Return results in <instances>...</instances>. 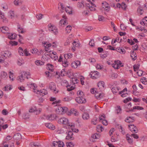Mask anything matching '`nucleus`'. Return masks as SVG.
<instances>
[{"mask_svg": "<svg viewBox=\"0 0 147 147\" xmlns=\"http://www.w3.org/2000/svg\"><path fill=\"white\" fill-rule=\"evenodd\" d=\"M144 109V108L141 107H140L139 106H134L133 107V109H131L129 110V111H133L134 109H137L138 110H142Z\"/></svg>", "mask_w": 147, "mask_h": 147, "instance_id": "nucleus-36", "label": "nucleus"}, {"mask_svg": "<svg viewBox=\"0 0 147 147\" xmlns=\"http://www.w3.org/2000/svg\"><path fill=\"white\" fill-rule=\"evenodd\" d=\"M67 59H65L62 62V65L63 66L66 67H67L69 64V63L67 61Z\"/></svg>", "mask_w": 147, "mask_h": 147, "instance_id": "nucleus-39", "label": "nucleus"}, {"mask_svg": "<svg viewBox=\"0 0 147 147\" xmlns=\"http://www.w3.org/2000/svg\"><path fill=\"white\" fill-rule=\"evenodd\" d=\"M125 121L128 123L132 122L134 121V118L133 117H128L125 119Z\"/></svg>", "mask_w": 147, "mask_h": 147, "instance_id": "nucleus-19", "label": "nucleus"}, {"mask_svg": "<svg viewBox=\"0 0 147 147\" xmlns=\"http://www.w3.org/2000/svg\"><path fill=\"white\" fill-rule=\"evenodd\" d=\"M77 6L79 7H83L84 6V5L82 2H79L77 4Z\"/></svg>", "mask_w": 147, "mask_h": 147, "instance_id": "nucleus-56", "label": "nucleus"}, {"mask_svg": "<svg viewBox=\"0 0 147 147\" xmlns=\"http://www.w3.org/2000/svg\"><path fill=\"white\" fill-rule=\"evenodd\" d=\"M24 75H25L22 74L20 76H18L17 78V80L18 82H22L24 81L25 77H23Z\"/></svg>", "mask_w": 147, "mask_h": 147, "instance_id": "nucleus-20", "label": "nucleus"}, {"mask_svg": "<svg viewBox=\"0 0 147 147\" xmlns=\"http://www.w3.org/2000/svg\"><path fill=\"white\" fill-rule=\"evenodd\" d=\"M92 137L94 139H98L99 137V134H95L92 135Z\"/></svg>", "mask_w": 147, "mask_h": 147, "instance_id": "nucleus-52", "label": "nucleus"}, {"mask_svg": "<svg viewBox=\"0 0 147 147\" xmlns=\"http://www.w3.org/2000/svg\"><path fill=\"white\" fill-rule=\"evenodd\" d=\"M13 138L16 140H20L21 138V136L19 133L16 134L13 137Z\"/></svg>", "mask_w": 147, "mask_h": 147, "instance_id": "nucleus-21", "label": "nucleus"}, {"mask_svg": "<svg viewBox=\"0 0 147 147\" xmlns=\"http://www.w3.org/2000/svg\"><path fill=\"white\" fill-rule=\"evenodd\" d=\"M120 90V89L118 87H113L111 89L112 91L114 94L118 92Z\"/></svg>", "mask_w": 147, "mask_h": 147, "instance_id": "nucleus-24", "label": "nucleus"}, {"mask_svg": "<svg viewBox=\"0 0 147 147\" xmlns=\"http://www.w3.org/2000/svg\"><path fill=\"white\" fill-rule=\"evenodd\" d=\"M28 85L29 87H30V88H31L33 89V90H34V92H36L35 90L37 86L35 84L33 83L31 84L30 83L29 84H28Z\"/></svg>", "mask_w": 147, "mask_h": 147, "instance_id": "nucleus-22", "label": "nucleus"}, {"mask_svg": "<svg viewBox=\"0 0 147 147\" xmlns=\"http://www.w3.org/2000/svg\"><path fill=\"white\" fill-rule=\"evenodd\" d=\"M14 5L16 6L20 5L22 4L21 0H15L14 1Z\"/></svg>", "mask_w": 147, "mask_h": 147, "instance_id": "nucleus-43", "label": "nucleus"}, {"mask_svg": "<svg viewBox=\"0 0 147 147\" xmlns=\"http://www.w3.org/2000/svg\"><path fill=\"white\" fill-rule=\"evenodd\" d=\"M131 57L134 61L137 58L136 53L134 51H131Z\"/></svg>", "mask_w": 147, "mask_h": 147, "instance_id": "nucleus-23", "label": "nucleus"}, {"mask_svg": "<svg viewBox=\"0 0 147 147\" xmlns=\"http://www.w3.org/2000/svg\"><path fill=\"white\" fill-rule=\"evenodd\" d=\"M95 96L97 99H100L103 97V94H102L101 93H98L96 91H95Z\"/></svg>", "mask_w": 147, "mask_h": 147, "instance_id": "nucleus-17", "label": "nucleus"}, {"mask_svg": "<svg viewBox=\"0 0 147 147\" xmlns=\"http://www.w3.org/2000/svg\"><path fill=\"white\" fill-rule=\"evenodd\" d=\"M72 29V27L71 26L68 25L67 26L66 28V32L69 33Z\"/></svg>", "mask_w": 147, "mask_h": 147, "instance_id": "nucleus-49", "label": "nucleus"}, {"mask_svg": "<svg viewBox=\"0 0 147 147\" xmlns=\"http://www.w3.org/2000/svg\"><path fill=\"white\" fill-rule=\"evenodd\" d=\"M9 78L10 80H11L12 81H13V74L12 73H11V71L9 72Z\"/></svg>", "mask_w": 147, "mask_h": 147, "instance_id": "nucleus-58", "label": "nucleus"}, {"mask_svg": "<svg viewBox=\"0 0 147 147\" xmlns=\"http://www.w3.org/2000/svg\"><path fill=\"white\" fill-rule=\"evenodd\" d=\"M92 123L94 125H96L98 122V118L96 117H94L91 120Z\"/></svg>", "mask_w": 147, "mask_h": 147, "instance_id": "nucleus-46", "label": "nucleus"}, {"mask_svg": "<svg viewBox=\"0 0 147 147\" xmlns=\"http://www.w3.org/2000/svg\"><path fill=\"white\" fill-rule=\"evenodd\" d=\"M56 117L57 116L55 114H51L47 116L46 119L48 120L51 121L56 119Z\"/></svg>", "mask_w": 147, "mask_h": 147, "instance_id": "nucleus-14", "label": "nucleus"}, {"mask_svg": "<svg viewBox=\"0 0 147 147\" xmlns=\"http://www.w3.org/2000/svg\"><path fill=\"white\" fill-rule=\"evenodd\" d=\"M31 147H41L40 145L39 144H37L35 142L31 143L30 144Z\"/></svg>", "mask_w": 147, "mask_h": 147, "instance_id": "nucleus-45", "label": "nucleus"}, {"mask_svg": "<svg viewBox=\"0 0 147 147\" xmlns=\"http://www.w3.org/2000/svg\"><path fill=\"white\" fill-rule=\"evenodd\" d=\"M73 133L72 131H69L66 137V139L67 140H74V137H73Z\"/></svg>", "mask_w": 147, "mask_h": 147, "instance_id": "nucleus-12", "label": "nucleus"}, {"mask_svg": "<svg viewBox=\"0 0 147 147\" xmlns=\"http://www.w3.org/2000/svg\"><path fill=\"white\" fill-rule=\"evenodd\" d=\"M97 129H98V131H102L104 130V128H103L102 126L100 125H98L97 126Z\"/></svg>", "mask_w": 147, "mask_h": 147, "instance_id": "nucleus-61", "label": "nucleus"}, {"mask_svg": "<svg viewBox=\"0 0 147 147\" xmlns=\"http://www.w3.org/2000/svg\"><path fill=\"white\" fill-rule=\"evenodd\" d=\"M140 23L141 25L143 26L147 25V20L146 19H143Z\"/></svg>", "mask_w": 147, "mask_h": 147, "instance_id": "nucleus-54", "label": "nucleus"}, {"mask_svg": "<svg viewBox=\"0 0 147 147\" xmlns=\"http://www.w3.org/2000/svg\"><path fill=\"white\" fill-rule=\"evenodd\" d=\"M0 19L2 20L3 22L7 21V20L5 17L4 15L1 12H0Z\"/></svg>", "mask_w": 147, "mask_h": 147, "instance_id": "nucleus-44", "label": "nucleus"}, {"mask_svg": "<svg viewBox=\"0 0 147 147\" xmlns=\"http://www.w3.org/2000/svg\"><path fill=\"white\" fill-rule=\"evenodd\" d=\"M88 2L90 1V3H86V6L87 9H89L91 11H93L95 10L96 6L94 4L90 2V0H87ZM93 1L94 0H92Z\"/></svg>", "mask_w": 147, "mask_h": 147, "instance_id": "nucleus-2", "label": "nucleus"}, {"mask_svg": "<svg viewBox=\"0 0 147 147\" xmlns=\"http://www.w3.org/2000/svg\"><path fill=\"white\" fill-rule=\"evenodd\" d=\"M81 64V62L79 61H76L73 62L71 64L72 67L75 68H77L78 66H80Z\"/></svg>", "mask_w": 147, "mask_h": 147, "instance_id": "nucleus-8", "label": "nucleus"}, {"mask_svg": "<svg viewBox=\"0 0 147 147\" xmlns=\"http://www.w3.org/2000/svg\"><path fill=\"white\" fill-rule=\"evenodd\" d=\"M72 57V54L70 53H68L64 55L65 59H67L71 58Z\"/></svg>", "mask_w": 147, "mask_h": 147, "instance_id": "nucleus-33", "label": "nucleus"}, {"mask_svg": "<svg viewBox=\"0 0 147 147\" xmlns=\"http://www.w3.org/2000/svg\"><path fill=\"white\" fill-rule=\"evenodd\" d=\"M80 81L81 83V84L82 85H83L84 84V77L82 76H80Z\"/></svg>", "mask_w": 147, "mask_h": 147, "instance_id": "nucleus-57", "label": "nucleus"}, {"mask_svg": "<svg viewBox=\"0 0 147 147\" xmlns=\"http://www.w3.org/2000/svg\"><path fill=\"white\" fill-rule=\"evenodd\" d=\"M67 147H73L74 146V144L71 142L66 143Z\"/></svg>", "mask_w": 147, "mask_h": 147, "instance_id": "nucleus-62", "label": "nucleus"}, {"mask_svg": "<svg viewBox=\"0 0 147 147\" xmlns=\"http://www.w3.org/2000/svg\"><path fill=\"white\" fill-rule=\"evenodd\" d=\"M97 86L100 91L103 90L104 89L105 83L103 81L99 82L98 83Z\"/></svg>", "mask_w": 147, "mask_h": 147, "instance_id": "nucleus-9", "label": "nucleus"}, {"mask_svg": "<svg viewBox=\"0 0 147 147\" xmlns=\"http://www.w3.org/2000/svg\"><path fill=\"white\" fill-rule=\"evenodd\" d=\"M49 88L51 90L55 93H57L58 90H57L55 84L53 82H51L49 85Z\"/></svg>", "mask_w": 147, "mask_h": 147, "instance_id": "nucleus-6", "label": "nucleus"}, {"mask_svg": "<svg viewBox=\"0 0 147 147\" xmlns=\"http://www.w3.org/2000/svg\"><path fill=\"white\" fill-rule=\"evenodd\" d=\"M17 36L15 34L13 33L11 34L10 35L8 36V38L10 39L13 40L15 39L16 36Z\"/></svg>", "mask_w": 147, "mask_h": 147, "instance_id": "nucleus-38", "label": "nucleus"}, {"mask_svg": "<svg viewBox=\"0 0 147 147\" xmlns=\"http://www.w3.org/2000/svg\"><path fill=\"white\" fill-rule=\"evenodd\" d=\"M46 126L48 128L54 130L55 129V127L52 124L50 123H47L45 124Z\"/></svg>", "mask_w": 147, "mask_h": 147, "instance_id": "nucleus-30", "label": "nucleus"}, {"mask_svg": "<svg viewBox=\"0 0 147 147\" xmlns=\"http://www.w3.org/2000/svg\"><path fill=\"white\" fill-rule=\"evenodd\" d=\"M18 32L19 33H23L25 32V30L22 27L18 26Z\"/></svg>", "mask_w": 147, "mask_h": 147, "instance_id": "nucleus-37", "label": "nucleus"}, {"mask_svg": "<svg viewBox=\"0 0 147 147\" xmlns=\"http://www.w3.org/2000/svg\"><path fill=\"white\" fill-rule=\"evenodd\" d=\"M36 93L38 94H39L41 96H44L47 94V92L46 90L43 89L40 90L39 91L38 90Z\"/></svg>", "mask_w": 147, "mask_h": 147, "instance_id": "nucleus-13", "label": "nucleus"}, {"mask_svg": "<svg viewBox=\"0 0 147 147\" xmlns=\"http://www.w3.org/2000/svg\"><path fill=\"white\" fill-rule=\"evenodd\" d=\"M116 110L117 114H121V113L122 109L120 106H118L116 108Z\"/></svg>", "mask_w": 147, "mask_h": 147, "instance_id": "nucleus-34", "label": "nucleus"}, {"mask_svg": "<svg viewBox=\"0 0 147 147\" xmlns=\"http://www.w3.org/2000/svg\"><path fill=\"white\" fill-rule=\"evenodd\" d=\"M24 61L22 59H19L18 61L17 64L19 65L20 66L22 64H24Z\"/></svg>", "mask_w": 147, "mask_h": 147, "instance_id": "nucleus-47", "label": "nucleus"}, {"mask_svg": "<svg viewBox=\"0 0 147 147\" xmlns=\"http://www.w3.org/2000/svg\"><path fill=\"white\" fill-rule=\"evenodd\" d=\"M7 74L6 72L2 71L1 72V78L2 79L5 80L7 77Z\"/></svg>", "mask_w": 147, "mask_h": 147, "instance_id": "nucleus-15", "label": "nucleus"}, {"mask_svg": "<svg viewBox=\"0 0 147 147\" xmlns=\"http://www.w3.org/2000/svg\"><path fill=\"white\" fill-rule=\"evenodd\" d=\"M76 100L78 103H85L86 102V99L83 96H79L76 99Z\"/></svg>", "mask_w": 147, "mask_h": 147, "instance_id": "nucleus-5", "label": "nucleus"}, {"mask_svg": "<svg viewBox=\"0 0 147 147\" xmlns=\"http://www.w3.org/2000/svg\"><path fill=\"white\" fill-rule=\"evenodd\" d=\"M65 9L66 12L70 14L72 13V9L71 7H67V8H65Z\"/></svg>", "mask_w": 147, "mask_h": 147, "instance_id": "nucleus-40", "label": "nucleus"}, {"mask_svg": "<svg viewBox=\"0 0 147 147\" xmlns=\"http://www.w3.org/2000/svg\"><path fill=\"white\" fill-rule=\"evenodd\" d=\"M9 18H12L13 17H14V12L13 11H10L9 13Z\"/></svg>", "mask_w": 147, "mask_h": 147, "instance_id": "nucleus-63", "label": "nucleus"}, {"mask_svg": "<svg viewBox=\"0 0 147 147\" xmlns=\"http://www.w3.org/2000/svg\"><path fill=\"white\" fill-rule=\"evenodd\" d=\"M1 53L2 56H4L5 58H6L7 57H11V53L8 51H2Z\"/></svg>", "mask_w": 147, "mask_h": 147, "instance_id": "nucleus-10", "label": "nucleus"}, {"mask_svg": "<svg viewBox=\"0 0 147 147\" xmlns=\"http://www.w3.org/2000/svg\"><path fill=\"white\" fill-rule=\"evenodd\" d=\"M36 64L37 65H44V62L40 60H36L35 61Z\"/></svg>", "mask_w": 147, "mask_h": 147, "instance_id": "nucleus-32", "label": "nucleus"}, {"mask_svg": "<svg viewBox=\"0 0 147 147\" xmlns=\"http://www.w3.org/2000/svg\"><path fill=\"white\" fill-rule=\"evenodd\" d=\"M82 118L84 120H87L89 119V114L87 113H84L82 115Z\"/></svg>", "mask_w": 147, "mask_h": 147, "instance_id": "nucleus-29", "label": "nucleus"}, {"mask_svg": "<svg viewBox=\"0 0 147 147\" xmlns=\"http://www.w3.org/2000/svg\"><path fill=\"white\" fill-rule=\"evenodd\" d=\"M63 19H61L60 21L59 24V26L64 27L65 25H67L68 24L66 20L67 17L66 16H63Z\"/></svg>", "mask_w": 147, "mask_h": 147, "instance_id": "nucleus-3", "label": "nucleus"}, {"mask_svg": "<svg viewBox=\"0 0 147 147\" xmlns=\"http://www.w3.org/2000/svg\"><path fill=\"white\" fill-rule=\"evenodd\" d=\"M129 129L132 132H134L137 133L138 130L137 128L133 124H131L128 125Z\"/></svg>", "mask_w": 147, "mask_h": 147, "instance_id": "nucleus-7", "label": "nucleus"}, {"mask_svg": "<svg viewBox=\"0 0 147 147\" xmlns=\"http://www.w3.org/2000/svg\"><path fill=\"white\" fill-rule=\"evenodd\" d=\"M130 136L128 134L126 135V138L129 143H131L133 142V140L130 138Z\"/></svg>", "mask_w": 147, "mask_h": 147, "instance_id": "nucleus-42", "label": "nucleus"}, {"mask_svg": "<svg viewBox=\"0 0 147 147\" xmlns=\"http://www.w3.org/2000/svg\"><path fill=\"white\" fill-rule=\"evenodd\" d=\"M71 81L74 84L77 83L79 82V80L76 78H72L70 79Z\"/></svg>", "mask_w": 147, "mask_h": 147, "instance_id": "nucleus-35", "label": "nucleus"}, {"mask_svg": "<svg viewBox=\"0 0 147 147\" xmlns=\"http://www.w3.org/2000/svg\"><path fill=\"white\" fill-rule=\"evenodd\" d=\"M140 81L143 84H146L147 82V79L146 78L144 77L141 79Z\"/></svg>", "mask_w": 147, "mask_h": 147, "instance_id": "nucleus-48", "label": "nucleus"}, {"mask_svg": "<svg viewBox=\"0 0 147 147\" xmlns=\"http://www.w3.org/2000/svg\"><path fill=\"white\" fill-rule=\"evenodd\" d=\"M58 122L60 124H62L64 125V127L67 129H71L73 131L77 132L78 131V129H74V124L69 123L68 119L63 117L60 119L58 121Z\"/></svg>", "mask_w": 147, "mask_h": 147, "instance_id": "nucleus-1", "label": "nucleus"}, {"mask_svg": "<svg viewBox=\"0 0 147 147\" xmlns=\"http://www.w3.org/2000/svg\"><path fill=\"white\" fill-rule=\"evenodd\" d=\"M143 12L144 11L142 7L141 6H139L137 9V12L138 14L139 15H141L143 14Z\"/></svg>", "mask_w": 147, "mask_h": 147, "instance_id": "nucleus-28", "label": "nucleus"}, {"mask_svg": "<svg viewBox=\"0 0 147 147\" xmlns=\"http://www.w3.org/2000/svg\"><path fill=\"white\" fill-rule=\"evenodd\" d=\"M89 45L92 47H94V41L93 39H91L89 43Z\"/></svg>", "mask_w": 147, "mask_h": 147, "instance_id": "nucleus-53", "label": "nucleus"}, {"mask_svg": "<svg viewBox=\"0 0 147 147\" xmlns=\"http://www.w3.org/2000/svg\"><path fill=\"white\" fill-rule=\"evenodd\" d=\"M102 7L105 9L107 11H109V10L110 7L109 5L108 4L105 2L102 3Z\"/></svg>", "mask_w": 147, "mask_h": 147, "instance_id": "nucleus-18", "label": "nucleus"}, {"mask_svg": "<svg viewBox=\"0 0 147 147\" xmlns=\"http://www.w3.org/2000/svg\"><path fill=\"white\" fill-rule=\"evenodd\" d=\"M22 74H24L25 75H24L23 77H25V78H26L27 79H28L30 78V73L28 72H24Z\"/></svg>", "mask_w": 147, "mask_h": 147, "instance_id": "nucleus-26", "label": "nucleus"}, {"mask_svg": "<svg viewBox=\"0 0 147 147\" xmlns=\"http://www.w3.org/2000/svg\"><path fill=\"white\" fill-rule=\"evenodd\" d=\"M49 30L51 32H52L54 30H55V28L57 27L54 26L52 25L51 24H50L48 25Z\"/></svg>", "mask_w": 147, "mask_h": 147, "instance_id": "nucleus-27", "label": "nucleus"}, {"mask_svg": "<svg viewBox=\"0 0 147 147\" xmlns=\"http://www.w3.org/2000/svg\"><path fill=\"white\" fill-rule=\"evenodd\" d=\"M59 113L61 114H63L67 112L68 110L67 107H60L58 109Z\"/></svg>", "mask_w": 147, "mask_h": 147, "instance_id": "nucleus-11", "label": "nucleus"}, {"mask_svg": "<svg viewBox=\"0 0 147 147\" xmlns=\"http://www.w3.org/2000/svg\"><path fill=\"white\" fill-rule=\"evenodd\" d=\"M91 78L93 79H96L98 77V73L97 71L94 72L91 74Z\"/></svg>", "mask_w": 147, "mask_h": 147, "instance_id": "nucleus-25", "label": "nucleus"}, {"mask_svg": "<svg viewBox=\"0 0 147 147\" xmlns=\"http://www.w3.org/2000/svg\"><path fill=\"white\" fill-rule=\"evenodd\" d=\"M127 91V88H124L123 90L119 92V94H122L121 95V96L123 97H124L125 96V95L126 94L124 93H123L124 92H126Z\"/></svg>", "mask_w": 147, "mask_h": 147, "instance_id": "nucleus-41", "label": "nucleus"}, {"mask_svg": "<svg viewBox=\"0 0 147 147\" xmlns=\"http://www.w3.org/2000/svg\"><path fill=\"white\" fill-rule=\"evenodd\" d=\"M43 15L42 14L39 13L36 15V17L38 20L41 19L43 17Z\"/></svg>", "mask_w": 147, "mask_h": 147, "instance_id": "nucleus-59", "label": "nucleus"}, {"mask_svg": "<svg viewBox=\"0 0 147 147\" xmlns=\"http://www.w3.org/2000/svg\"><path fill=\"white\" fill-rule=\"evenodd\" d=\"M105 114H103L102 115L99 117L100 121H101L105 119Z\"/></svg>", "mask_w": 147, "mask_h": 147, "instance_id": "nucleus-60", "label": "nucleus"}, {"mask_svg": "<svg viewBox=\"0 0 147 147\" xmlns=\"http://www.w3.org/2000/svg\"><path fill=\"white\" fill-rule=\"evenodd\" d=\"M68 115H74L76 116H77L79 115V113L74 108L71 109L70 111L67 113Z\"/></svg>", "mask_w": 147, "mask_h": 147, "instance_id": "nucleus-4", "label": "nucleus"}, {"mask_svg": "<svg viewBox=\"0 0 147 147\" xmlns=\"http://www.w3.org/2000/svg\"><path fill=\"white\" fill-rule=\"evenodd\" d=\"M19 51L18 52L19 54L21 55H23V53H24L23 49L22 48L20 47H19L18 49Z\"/></svg>", "mask_w": 147, "mask_h": 147, "instance_id": "nucleus-55", "label": "nucleus"}, {"mask_svg": "<svg viewBox=\"0 0 147 147\" xmlns=\"http://www.w3.org/2000/svg\"><path fill=\"white\" fill-rule=\"evenodd\" d=\"M72 98L71 97H67L64 98L63 100L64 101H69L71 100Z\"/></svg>", "mask_w": 147, "mask_h": 147, "instance_id": "nucleus-51", "label": "nucleus"}, {"mask_svg": "<svg viewBox=\"0 0 147 147\" xmlns=\"http://www.w3.org/2000/svg\"><path fill=\"white\" fill-rule=\"evenodd\" d=\"M71 41V40L70 38L66 40V42H65L64 43V45L65 46L68 45L70 43Z\"/></svg>", "mask_w": 147, "mask_h": 147, "instance_id": "nucleus-64", "label": "nucleus"}, {"mask_svg": "<svg viewBox=\"0 0 147 147\" xmlns=\"http://www.w3.org/2000/svg\"><path fill=\"white\" fill-rule=\"evenodd\" d=\"M66 87L67 88V90L69 91H70L73 90L74 88L73 86H71V85H67L66 86Z\"/></svg>", "mask_w": 147, "mask_h": 147, "instance_id": "nucleus-50", "label": "nucleus"}, {"mask_svg": "<svg viewBox=\"0 0 147 147\" xmlns=\"http://www.w3.org/2000/svg\"><path fill=\"white\" fill-rule=\"evenodd\" d=\"M47 65V69L51 71H53V66L52 65L50 64H48Z\"/></svg>", "mask_w": 147, "mask_h": 147, "instance_id": "nucleus-31", "label": "nucleus"}, {"mask_svg": "<svg viewBox=\"0 0 147 147\" xmlns=\"http://www.w3.org/2000/svg\"><path fill=\"white\" fill-rule=\"evenodd\" d=\"M1 32L4 33H9V28L6 26H3L0 28Z\"/></svg>", "mask_w": 147, "mask_h": 147, "instance_id": "nucleus-16", "label": "nucleus"}]
</instances>
